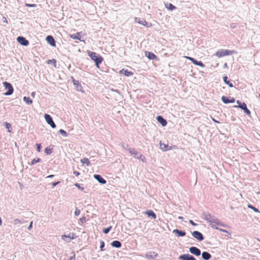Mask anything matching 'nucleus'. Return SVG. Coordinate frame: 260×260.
<instances>
[{"instance_id":"1","label":"nucleus","mask_w":260,"mask_h":260,"mask_svg":"<svg viewBox=\"0 0 260 260\" xmlns=\"http://www.w3.org/2000/svg\"><path fill=\"white\" fill-rule=\"evenodd\" d=\"M88 55L91 59L95 62V66L97 68L99 69V65L103 62L104 60L103 58L94 52L89 51L88 52Z\"/></svg>"},{"instance_id":"2","label":"nucleus","mask_w":260,"mask_h":260,"mask_svg":"<svg viewBox=\"0 0 260 260\" xmlns=\"http://www.w3.org/2000/svg\"><path fill=\"white\" fill-rule=\"evenodd\" d=\"M236 53V52L234 50L220 49L216 52L215 55L218 58H220L225 56L230 55Z\"/></svg>"},{"instance_id":"3","label":"nucleus","mask_w":260,"mask_h":260,"mask_svg":"<svg viewBox=\"0 0 260 260\" xmlns=\"http://www.w3.org/2000/svg\"><path fill=\"white\" fill-rule=\"evenodd\" d=\"M3 85L5 87V88L7 90H8V91L6 92V93H5V95H11L13 92H14V89L12 86V85L5 81L4 82H3Z\"/></svg>"},{"instance_id":"4","label":"nucleus","mask_w":260,"mask_h":260,"mask_svg":"<svg viewBox=\"0 0 260 260\" xmlns=\"http://www.w3.org/2000/svg\"><path fill=\"white\" fill-rule=\"evenodd\" d=\"M44 117H45V119L46 122L48 123V124L50 125V126L52 128H55L56 127L55 124L53 122L51 117L49 114H45Z\"/></svg>"},{"instance_id":"5","label":"nucleus","mask_w":260,"mask_h":260,"mask_svg":"<svg viewBox=\"0 0 260 260\" xmlns=\"http://www.w3.org/2000/svg\"><path fill=\"white\" fill-rule=\"evenodd\" d=\"M185 58L190 60L195 65H197L203 68L205 67V65L203 64L202 62L198 61V60H196L194 58L192 57L189 56H185Z\"/></svg>"},{"instance_id":"6","label":"nucleus","mask_w":260,"mask_h":260,"mask_svg":"<svg viewBox=\"0 0 260 260\" xmlns=\"http://www.w3.org/2000/svg\"><path fill=\"white\" fill-rule=\"evenodd\" d=\"M234 107L240 108L244 110V112L249 115L250 114V111L247 109L246 105L245 103H242V104L238 106H234Z\"/></svg>"},{"instance_id":"7","label":"nucleus","mask_w":260,"mask_h":260,"mask_svg":"<svg viewBox=\"0 0 260 260\" xmlns=\"http://www.w3.org/2000/svg\"><path fill=\"white\" fill-rule=\"evenodd\" d=\"M17 40L19 43L23 46H27L29 44L28 41L23 37H17Z\"/></svg>"},{"instance_id":"8","label":"nucleus","mask_w":260,"mask_h":260,"mask_svg":"<svg viewBox=\"0 0 260 260\" xmlns=\"http://www.w3.org/2000/svg\"><path fill=\"white\" fill-rule=\"evenodd\" d=\"M137 19V18H136L135 21L136 22H137L139 24H141L143 26H146L147 27H150L152 26V24L151 23L147 22L144 19H139L138 21L136 20Z\"/></svg>"},{"instance_id":"9","label":"nucleus","mask_w":260,"mask_h":260,"mask_svg":"<svg viewBox=\"0 0 260 260\" xmlns=\"http://www.w3.org/2000/svg\"><path fill=\"white\" fill-rule=\"evenodd\" d=\"M192 236L199 241H202L203 240L204 237L202 233L198 231H194L192 233Z\"/></svg>"},{"instance_id":"10","label":"nucleus","mask_w":260,"mask_h":260,"mask_svg":"<svg viewBox=\"0 0 260 260\" xmlns=\"http://www.w3.org/2000/svg\"><path fill=\"white\" fill-rule=\"evenodd\" d=\"M179 258L181 260H196L193 256L189 254L181 255Z\"/></svg>"},{"instance_id":"11","label":"nucleus","mask_w":260,"mask_h":260,"mask_svg":"<svg viewBox=\"0 0 260 260\" xmlns=\"http://www.w3.org/2000/svg\"><path fill=\"white\" fill-rule=\"evenodd\" d=\"M176 147L175 146H174L173 147L169 146L167 144L160 142V148L162 151H164L171 150L173 148H176Z\"/></svg>"},{"instance_id":"12","label":"nucleus","mask_w":260,"mask_h":260,"mask_svg":"<svg viewBox=\"0 0 260 260\" xmlns=\"http://www.w3.org/2000/svg\"><path fill=\"white\" fill-rule=\"evenodd\" d=\"M189 251L196 256H199L201 254L200 250L196 247H191L189 248Z\"/></svg>"},{"instance_id":"13","label":"nucleus","mask_w":260,"mask_h":260,"mask_svg":"<svg viewBox=\"0 0 260 260\" xmlns=\"http://www.w3.org/2000/svg\"><path fill=\"white\" fill-rule=\"evenodd\" d=\"M221 100L225 104L233 103L235 101V100L234 98H232L230 99H229V98L225 96H222L221 97Z\"/></svg>"},{"instance_id":"14","label":"nucleus","mask_w":260,"mask_h":260,"mask_svg":"<svg viewBox=\"0 0 260 260\" xmlns=\"http://www.w3.org/2000/svg\"><path fill=\"white\" fill-rule=\"evenodd\" d=\"M145 56L148 57L149 59H157V56L152 52L149 51H145Z\"/></svg>"},{"instance_id":"15","label":"nucleus","mask_w":260,"mask_h":260,"mask_svg":"<svg viewBox=\"0 0 260 260\" xmlns=\"http://www.w3.org/2000/svg\"><path fill=\"white\" fill-rule=\"evenodd\" d=\"M157 256V253L154 251H150L146 254V257L149 259L155 258Z\"/></svg>"},{"instance_id":"16","label":"nucleus","mask_w":260,"mask_h":260,"mask_svg":"<svg viewBox=\"0 0 260 260\" xmlns=\"http://www.w3.org/2000/svg\"><path fill=\"white\" fill-rule=\"evenodd\" d=\"M119 73L120 74H123L125 76H132L134 74L132 72L129 71L127 70H125L124 69H122L119 71Z\"/></svg>"},{"instance_id":"17","label":"nucleus","mask_w":260,"mask_h":260,"mask_svg":"<svg viewBox=\"0 0 260 260\" xmlns=\"http://www.w3.org/2000/svg\"><path fill=\"white\" fill-rule=\"evenodd\" d=\"M210 223L212 225V227L215 225H218L221 226H224V224L219 221L217 218H213L209 221Z\"/></svg>"},{"instance_id":"18","label":"nucleus","mask_w":260,"mask_h":260,"mask_svg":"<svg viewBox=\"0 0 260 260\" xmlns=\"http://www.w3.org/2000/svg\"><path fill=\"white\" fill-rule=\"evenodd\" d=\"M76 234L74 233H69V234L68 236H67L66 235H63L61 236V238L63 240H66V239H65L66 238H68L72 240V239L76 238Z\"/></svg>"},{"instance_id":"19","label":"nucleus","mask_w":260,"mask_h":260,"mask_svg":"<svg viewBox=\"0 0 260 260\" xmlns=\"http://www.w3.org/2000/svg\"><path fill=\"white\" fill-rule=\"evenodd\" d=\"M157 121L162 125V126H165L167 124V121L161 116H158L157 117Z\"/></svg>"},{"instance_id":"20","label":"nucleus","mask_w":260,"mask_h":260,"mask_svg":"<svg viewBox=\"0 0 260 260\" xmlns=\"http://www.w3.org/2000/svg\"><path fill=\"white\" fill-rule=\"evenodd\" d=\"M81 32H77L75 34L73 35H70L69 36L71 38L74 39V40H78L80 41H81Z\"/></svg>"},{"instance_id":"21","label":"nucleus","mask_w":260,"mask_h":260,"mask_svg":"<svg viewBox=\"0 0 260 260\" xmlns=\"http://www.w3.org/2000/svg\"><path fill=\"white\" fill-rule=\"evenodd\" d=\"M47 42L52 46H55V42L54 38L51 36H48L46 37Z\"/></svg>"},{"instance_id":"22","label":"nucleus","mask_w":260,"mask_h":260,"mask_svg":"<svg viewBox=\"0 0 260 260\" xmlns=\"http://www.w3.org/2000/svg\"><path fill=\"white\" fill-rule=\"evenodd\" d=\"M94 178L102 184H105L106 183V181L104 178H103L100 175H94Z\"/></svg>"},{"instance_id":"23","label":"nucleus","mask_w":260,"mask_h":260,"mask_svg":"<svg viewBox=\"0 0 260 260\" xmlns=\"http://www.w3.org/2000/svg\"><path fill=\"white\" fill-rule=\"evenodd\" d=\"M173 233L177 234L178 236L183 237L185 236L186 233L185 232L180 231L178 230H174Z\"/></svg>"},{"instance_id":"24","label":"nucleus","mask_w":260,"mask_h":260,"mask_svg":"<svg viewBox=\"0 0 260 260\" xmlns=\"http://www.w3.org/2000/svg\"><path fill=\"white\" fill-rule=\"evenodd\" d=\"M202 256L204 259L208 260L211 258V255L207 252H203L202 254Z\"/></svg>"},{"instance_id":"25","label":"nucleus","mask_w":260,"mask_h":260,"mask_svg":"<svg viewBox=\"0 0 260 260\" xmlns=\"http://www.w3.org/2000/svg\"><path fill=\"white\" fill-rule=\"evenodd\" d=\"M146 214L149 217H151L153 219H155L156 218V214L154 213L152 210H148L146 212Z\"/></svg>"},{"instance_id":"26","label":"nucleus","mask_w":260,"mask_h":260,"mask_svg":"<svg viewBox=\"0 0 260 260\" xmlns=\"http://www.w3.org/2000/svg\"><path fill=\"white\" fill-rule=\"evenodd\" d=\"M111 245L114 247L120 248L121 246V244L119 241L116 240L111 243Z\"/></svg>"},{"instance_id":"27","label":"nucleus","mask_w":260,"mask_h":260,"mask_svg":"<svg viewBox=\"0 0 260 260\" xmlns=\"http://www.w3.org/2000/svg\"><path fill=\"white\" fill-rule=\"evenodd\" d=\"M128 152L133 155H134L136 157H137L138 154H139V153L137 152L134 148H129L128 149Z\"/></svg>"},{"instance_id":"28","label":"nucleus","mask_w":260,"mask_h":260,"mask_svg":"<svg viewBox=\"0 0 260 260\" xmlns=\"http://www.w3.org/2000/svg\"><path fill=\"white\" fill-rule=\"evenodd\" d=\"M81 162L82 164H85L87 166L90 165V162L89 159L87 158H84L81 159Z\"/></svg>"},{"instance_id":"29","label":"nucleus","mask_w":260,"mask_h":260,"mask_svg":"<svg viewBox=\"0 0 260 260\" xmlns=\"http://www.w3.org/2000/svg\"><path fill=\"white\" fill-rule=\"evenodd\" d=\"M166 7L171 11L174 10L176 9V7L171 3H169L166 5Z\"/></svg>"},{"instance_id":"30","label":"nucleus","mask_w":260,"mask_h":260,"mask_svg":"<svg viewBox=\"0 0 260 260\" xmlns=\"http://www.w3.org/2000/svg\"><path fill=\"white\" fill-rule=\"evenodd\" d=\"M23 101L27 104H31L32 103V101L29 97L24 96Z\"/></svg>"},{"instance_id":"31","label":"nucleus","mask_w":260,"mask_h":260,"mask_svg":"<svg viewBox=\"0 0 260 260\" xmlns=\"http://www.w3.org/2000/svg\"><path fill=\"white\" fill-rule=\"evenodd\" d=\"M47 64H51V63L53 64L54 67H56V61L55 59L48 60L47 61Z\"/></svg>"},{"instance_id":"32","label":"nucleus","mask_w":260,"mask_h":260,"mask_svg":"<svg viewBox=\"0 0 260 260\" xmlns=\"http://www.w3.org/2000/svg\"><path fill=\"white\" fill-rule=\"evenodd\" d=\"M228 77H226V76L224 77H223V81H224V82L226 84H228L230 87H233V84L232 83H231L229 81H228Z\"/></svg>"},{"instance_id":"33","label":"nucleus","mask_w":260,"mask_h":260,"mask_svg":"<svg viewBox=\"0 0 260 260\" xmlns=\"http://www.w3.org/2000/svg\"><path fill=\"white\" fill-rule=\"evenodd\" d=\"M4 124L6 126V127L8 129V131L9 133H11L12 132V128H11V125L10 123L5 122L4 123Z\"/></svg>"},{"instance_id":"34","label":"nucleus","mask_w":260,"mask_h":260,"mask_svg":"<svg viewBox=\"0 0 260 260\" xmlns=\"http://www.w3.org/2000/svg\"><path fill=\"white\" fill-rule=\"evenodd\" d=\"M139 156H137V158L141 159L143 162L146 161V158L142 154H140L139 153V154H138Z\"/></svg>"},{"instance_id":"35","label":"nucleus","mask_w":260,"mask_h":260,"mask_svg":"<svg viewBox=\"0 0 260 260\" xmlns=\"http://www.w3.org/2000/svg\"><path fill=\"white\" fill-rule=\"evenodd\" d=\"M41 161V159L40 158H36L32 159L31 163L30 164V165H34L37 162H39Z\"/></svg>"},{"instance_id":"36","label":"nucleus","mask_w":260,"mask_h":260,"mask_svg":"<svg viewBox=\"0 0 260 260\" xmlns=\"http://www.w3.org/2000/svg\"><path fill=\"white\" fill-rule=\"evenodd\" d=\"M247 207H248V208L253 210L255 212H259V210L257 208H256L252 206L251 205L249 204V205H248Z\"/></svg>"},{"instance_id":"37","label":"nucleus","mask_w":260,"mask_h":260,"mask_svg":"<svg viewBox=\"0 0 260 260\" xmlns=\"http://www.w3.org/2000/svg\"><path fill=\"white\" fill-rule=\"evenodd\" d=\"M111 229H112V226H110L109 227H108L107 228L103 229V232L105 234H108L110 232V231L111 230Z\"/></svg>"},{"instance_id":"38","label":"nucleus","mask_w":260,"mask_h":260,"mask_svg":"<svg viewBox=\"0 0 260 260\" xmlns=\"http://www.w3.org/2000/svg\"><path fill=\"white\" fill-rule=\"evenodd\" d=\"M59 133H60V134H61L63 136L67 137V136H68V134H67V133L65 131H64V130H63V129H60L59 131Z\"/></svg>"},{"instance_id":"39","label":"nucleus","mask_w":260,"mask_h":260,"mask_svg":"<svg viewBox=\"0 0 260 260\" xmlns=\"http://www.w3.org/2000/svg\"><path fill=\"white\" fill-rule=\"evenodd\" d=\"M73 82L74 85L76 86L77 87L79 85L81 86V85L79 84V82L77 80H75L74 79H73Z\"/></svg>"},{"instance_id":"40","label":"nucleus","mask_w":260,"mask_h":260,"mask_svg":"<svg viewBox=\"0 0 260 260\" xmlns=\"http://www.w3.org/2000/svg\"><path fill=\"white\" fill-rule=\"evenodd\" d=\"M75 186H76L78 188H79V189H80L81 190H84V188L82 187H81L80 184H78V183H75Z\"/></svg>"},{"instance_id":"41","label":"nucleus","mask_w":260,"mask_h":260,"mask_svg":"<svg viewBox=\"0 0 260 260\" xmlns=\"http://www.w3.org/2000/svg\"><path fill=\"white\" fill-rule=\"evenodd\" d=\"M100 243H101V245H100L101 250V251H103V247L105 246L104 242L102 241H101Z\"/></svg>"},{"instance_id":"42","label":"nucleus","mask_w":260,"mask_h":260,"mask_svg":"<svg viewBox=\"0 0 260 260\" xmlns=\"http://www.w3.org/2000/svg\"><path fill=\"white\" fill-rule=\"evenodd\" d=\"M80 213V210L78 209V208H76V210H75V214L76 216H78Z\"/></svg>"},{"instance_id":"43","label":"nucleus","mask_w":260,"mask_h":260,"mask_svg":"<svg viewBox=\"0 0 260 260\" xmlns=\"http://www.w3.org/2000/svg\"><path fill=\"white\" fill-rule=\"evenodd\" d=\"M36 146H37V151H38V152H40V151H41V144H36Z\"/></svg>"},{"instance_id":"44","label":"nucleus","mask_w":260,"mask_h":260,"mask_svg":"<svg viewBox=\"0 0 260 260\" xmlns=\"http://www.w3.org/2000/svg\"><path fill=\"white\" fill-rule=\"evenodd\" d=\"M80 221L82 222V223H84L86 222V218L84 216H83L81 218H80Z\"/></svg>"},{"instance_id":"45","label":"nucleus","mask_w":260,"mask_h":260,"mask_svg":"<svg viewBox=\"0 0 260 260\" xmlns=\"http://www.w3.org/2000/svg\"><path fill=\"white\" fill-rule=\"evenodd\" d=\"M45 151L47 154H50L51 153V149L48 148V147L45 149Z\"/></svg>"},{"instance_id":"46","label":"nucleus","mask_w":260,"mask_h":260,"mask_svg":"<svg viewBox=\"0 0 260 260\" xmlns=\"http://www.w3.org/2000/svg\"><path fill=\"white\" fill-rule=\"evenodd\" d=\"M25 6L28 7H35L36 6V5L26 4Z\"/></svg>"},{"instance_id":"47","label":"nucleus","mask_w":260,"mask_h":260,"mask_svg":"<svg viewBox=\"0 0 260 260\" xmlns=\"http://www.w3.org/2000/svg\"><path fill=\"white\" fill-rule=\"evenodd\" d=\"M217 230H218L219 231H221V232H222L223 233H228V231L226 230H223V229H219V228H216Z\"/></svg>"},{"instance_id":"48","label":"nucleus","mask_w":260,"mask_h":260,"mask_svg":"<svg viewBox=\"0 0 260 260\" xmlns=\"http://www.w3.org/2000/svg\"><path fill=\"white\" fill-rule=\"evenodd\" d=\"M73 174H74V175H75L76 176H79V175H80V173L79 172L76 171H74L73 172Z\"/></svg>"},{"instance_id":"49","label":"nucleus","mask_w":260,"mask_h":260,"mask_svg":"<svg viewBox=\"0 0 260 260\" xmlns=\"http://www.w3.org/2000/svg\"><path fill=\"white\" fill-rule=\"evenodd\" d=\"M2 20H3V22H4V23H8L7 19V18L5 17H3L2 18Z\"/></svg>"},{"instance_id":"50","label":"nucleus","mask_w":260,"mask_h":260,"mask_svg":"<svg viewBox=\"0 0 260 260\" xmlns=\"http://www.w3.org/2000/svg\"><path fill=\"white\" fill-rule=\"evenodd\" d=\"M189 222L190 224H191L193 226L197 225V224L195 223L192 220H190Z\"/></svg>"},{"instance_id":"51","label":"nucleus","mask_w":260,"mask_h":260,"mask_svg":"<svg viewBox=\"0 0 260 260\" xmlns=\"http://www.w3.org/2000/svg\"><path fill=\"white\" fill-rule=\"evenodd\" d=\"M32 221H31L28 227V229L30 230L32 228Z\"/></svg>"},{"instance_id":"52","label":"nucleus","mask_w":260,"mask_h":260,"mask_svg":"<svg viewBox=\"0 0 260 260\" xmlns=\"http://www.w3.org/2000/svg\"><path fill=\"white\" fill-rule=\"evenodd\" d=\"M59 183V181L53 183H52V185H53V186H56V185H57Z\"/></svg>"},{"instance_id":"53","label":"nucleus","mask_w":260,"mask_h":260,"mask_svg":"<svg viewBox=\"0 0 260 260\" xmlns=\"http://www.w3.org/2000/svg\"><path fill=\"white\" fill-rule=\"evenodd\" d=\"M212 120L214 122H216V123H219V122L218 121H217V120H215L214 118H212Z\"/></svg>"},{"instance_id":"54","label":"nucleus","mask_w":260,"mask_h":260,"mask_svg":"<svg viewBox=\"0 0 260 260\" xmlns=\"http://www.w3.org/2000/svg\"><path fill=\"white\" fill-rule=\"evenodd\" d=\"M35 94H36L35 92H32L31 93V95L32 97H35Z\"/></svg>"},{"instance_id":"55","label":"nucleus","mask_w":260,"mask_h":260,"mask_svg":"<svg viewBox=\"0 0 260 260\" xmlns=\"http://www.w3.org/2000/svg\"><path fill=\"white\" fill-rule=\"evenodd\" d=\"M54 176L53 175H49L47 177V178H52Z\"/></svg>"},{"instance_id":"56","label":"nucleus","mask_w":260,"mask_h":260,"mask_svg":"<svg viewBox=\"0 0 260 260\" xmlns=\"http://www.w3.org/2000/svg\"><path fill=\"white\" fill-rule=\"evenodd\" d=\"M237 104H238V105L242 104L239 101H237Z\"/></svg>"},{"instance_id":"57","label":"nucleus","mask_w":260,"mask_h":260,"mask_svg":"<svg viewBox=\"0 0 260 260\" xmlns=\"http://www.w3.org/2000/svg\"><path fill=\"white\" fill-rule=\"evenodd\" d=\"M178 218L179 219H181V220H183V217L182 216H179L178 217Z\"/></svg>"},{"instance_id":"58","label":"nucleus","mask_w":260,"mask_h":260,"mask_svg":"<svg viewBox=\"0 0 260 260\" xmlns=\"http://www.w3.org/2000/svg\"><path fill=\"white\" fill-rule=\"evenodd\" d=\"M2 225V220L1 219V218L0 217V226H1Z\"/></svg>"},{"instance_id":"59","label":"nucleus","mask_w":260,"mask_h":260,"mask_svg":"<svg viewBox=\"0 0 260 260\" xmlns=\"http://www.w3.org/2000/svg\"><path fill=\"white\" fill-rule=\"evenodd\" d=\"M258 96L260 98V94L258 95Z\"/></svg>"},{"instance_id":"60","label":"nucleus","mask_w":260,"mask_h":260,"mask_svg":"<svg viewBox=\"0 0 260 260\" xmlns=\"http://www.w3.org/2000/svg\"><path fill=\"white\" fill-rule=\"evenodd\" d=\"M259 241L260 242V240H259Z\"/></svg>"},{"instance_id":"61","label":"nucleus","mask_w":260,"mask_h":260,"mask_svg":"<svg viewBox=\"0 0 260 260\" xmlns=\"http://www.w3.org/2000/svg\"><path fill=\"white\" fill-rule=\"evenodd\" d=\"M259 247H260V245H259Z\"/></svg>"}]
</instances>
